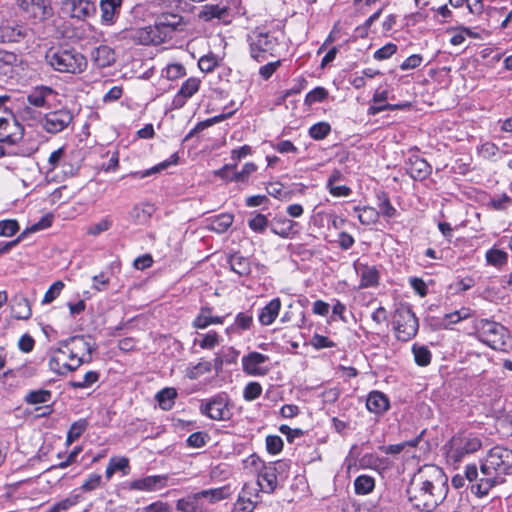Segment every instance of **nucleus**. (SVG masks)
Here are the masks:
<instances>
[{
  "instance_id": "nucleus-1",
  "label": "nucleus",
  "mask_w": 512,
  "mask_h": 512,
  "mask_svg": "<svg viewBox=\"0 0 512 512\" xmlns=\"http://www.w3.org/2000/svg\"><path fill=\"white\" fill-rule=\"evenodd\" d=\"M448 490V477L444 471L436 465L427 464L413 476L407 494L414 508L432 512L444 501Z\"/></svg>"
},
{
  "instance_id": "nucleus-2",
  "label": "nucleus",
  "mask_w": 512,
  "mask_h": 512,
  "mask_svg": "<svg viewBox=\"0 0 512 512\" xmlns=\"http://www.w3.org/2000/svg\"><path fill=\"white\" fill-rule=\"evenodd\" d=\"M512 473V450L504 446H494L481 461L479 482L472 485V492L479 496L503 481V476Z\"/></svg>"
},
{
  "instance_id": "nucleus-3",
  "label": "nucleus",
  "mask_w": 512,
  "mask_h": 512,
  "mask_svg": "<svg viewBox=\"0 0 512 512\" xmlns=\"http://www.w3.org/2000/svg\"><path fill=\"white\" fill-rule=\"evenodd\" d=\"M45 60L54 70L61 73H81L87 66L85 56L71 47H52L47 50Z\"/></svg>"
},
{
  "instance_id": "nucleus-4",
  "label": "nucleus",
  "mask_w": 512,
  "mask_h": 512,
  "mask_svg": "<svg viewBox=\"0 0 512 512\" xmlns=\"http://www.w3.org/2000/svg\"><path fill=\"white\" fill-rule=\"evenodd\" d=\"M481 447L482 441L477 435L462 431L454 435L449 441L446 457L449 462L456 464L466 456L477 452Z\"/></svg>"
},
{
  "instance_id": "nucleus-5",
  "label": "nucleus",
  "mask_w": 512,
  "mask_h": 512,
  "mask_svg": "<svg viewBox=\"0 0 512 512\" xmlns=\"http://www.w3.org/2000/svg\"><path fill=\"white\" fill-rule=\"evenodd\" d=\"M474 329L481 342L495 350H504L508 340V330L495 321L479 319L474 323Z\"/></svg>"
},
{
  "instance_id": "nucleus-6",
  "label": "nucleus",
  "mask_w": 512,
  "mask_h": 512,
  "mask_svg": "<svg viewBox=\"0 0 512 512\" xmlns=\"http://www.w3.org/2000/svg\"><path fill=\"white\" fill-rule=\"evenodd\" d=\"M247 41L249 43L250 56L257 62H263L268 56H272L278 45L277 39L274 36L259 28L253 30L247 36Z\"/></svg>"
},
{
  "instance_id": "nucleus-7",
  "label": "nucleus",
  "mask_w": 512,
  "mask_h": 512,
  "mask_svg": "<svg viewBox=\"0 0 512 512\" xmlns=\"http://www.w3.org/2000/svg\"><path fill=\"white\" fill-rule=\"evenodd\" d=\"M84 363L67 344L60 341L59 347L53 351L48 365L51 371L58 375H65L67 372L76 370Z\"/></svg>"
},
{
  "instance_id": "nucleus-8",
  "label": "nucleus",
  "mask_w": 512,
  "mask_h": 512,
  "mask_svg": "<svg viewBox=\"0 0 512 512\" xmlns=\"http://www.w3.org/2000/svg\"><path fill=\"white\" fill-rule=\"evenodd\" d=\"M396 338L406 342L412 339L418 332V319L408 307L397 309L393 319Z\"/></svg>"
},
{
  "instance_id": "nucleus-9",
  "label": "nucleus",
  "mask_w": 512,
  "mask_h": 512,
  "mask_svg": "<svg viewBox=\"0 0 512 512\" xmlns=\"http://www.w3.org/2000/svg\"><path fill=\"white\" fill-rule=\"evenodd\" d=\"M185 23L183 17L176 13L163 12L156 17L154 27L157 28V32L161 37L162 41L165 42L172 38V35L176 31H182Z\"/></svg>"
},
{
  "instance_id": "nucleus-10",
  "label": "nucleus",
  "mask_w": 512,
  "mask_h": 512,
  "mask_svg": "<svg viewBox=\"0 0 512 512\" xmlns=\"http://www.w3.org/2000/svg\"><path fill=\"white\" fill-rule=\"evenodd\" d=\"M7 116L0 117V142L15 144L23 135V127L14 117L12 111L3 109Z\"/></svg>"
},
{
  "instance_id": "nucleus-11",
  "label": "nucleus",
  "mask_w": 512,
  "mask_h": 512,
  "mask_svg": "<svg viewBox=\"0 0 512 512\" xmlns=\"http://www.w3.org/2000/svg\"><path fill=\"white\" fill-rule=\"evenodd\" d=\"M286 468V464L281 461L264 465L258 473L257 486L260 487L261 491L266 493H272L277 487V475L283 472Z\"/></svg>"
},
{
  "instance_id": "nucleus-12",
  "label": "nucleus",
  "mask_w": 512,
  "mask_h": 512,
  "mask_svg": "<svg viewBox=\"0 0 512 512\" xmlns=\"http://www.w3.org/2000/svg\"><path fill=\"white\" fill-rule=\"evenodd\" d=\"M17 5L27 18L44 21L53 14L49 0H17Z\"/></svg>"
},
{
  "instance_id": "nucleus-13",
  "label": "nucleus",
  "mask_w": 512,
  "mask_h": 512,
  "mask_svg": "<svg viewBox=\"0 0 512 512\" xmlns=\"http://www.w3.org/2000/svg\"><path fill=\"white\" fill-rule=\"evenodd\" d=\"M73 120V115L68 109H59L45 114L42 119V127L51 134L62 132Z\"/></svg>"
},
{
  "instance_id": "nucleus-14",
  "label": "nucleus",
  "mask_w": 512,
  "mask_h": 512,
  "mask_svg": "<svg viewBox=\"0 0 512 512\" xmlns=\"http://www.w3.org/2000/svg\"><path fill=\"white\" fill-rule=\"evenodd\" d=\"M63 10L71 18L84 21L95 16L97 6L91 0H66L63 2Z\"/></svg>"
},
{
  "instance_id": "nucleus-15",
  "label": "nucleus",
  "mask_w": 512,
  "mask_h": 512,
  "mask_svg": "<svg viewBox=\"0 0 512 512\" xmlns=\"http://www.w3.org/2000/svg\"><path fill=\"white\" fill-rule=\"evenodd\" d=\"M63 344H67L76 356L85 363L92 360V353L96 350V345L91 341V337L85 335L72 336L66 340H62Z\"/></svg>"
},
{
  "instance_id": "nucleus-16",
  "label": "nucleus",
  "mask_w": 512,
  "mask_h": 512,
  "mask_svg": "<svg viewBox=\"0 0 512 512\" xmlns=\"http://www.w3.org/2000/svg\"><path fill=\"white\" fill-rule=\"evenodd\" d=\"M268 361L267 355L253 351L242 357V369L250 376H265L270 370L264 365Z\"/></svg>"
},
{
  "instance_id": "nucleus-17",
  "label": "nucleus",
  "mask_w": 512,
  "mask_h": 512,
  "mask_svg": "<svg viewBox=\"0 0 512 512\" xmlns=\"http://www.w3.org/2000/svg\"><path fill=\"white\" fill-rule=\"evenodd\" d=\"M30 29L24 24L0 25V43H18L29 36Z\"/></svg>"
},
{
  "instance_id": "nucleus-18",
  "label": "nucleus",
  "mask_w": 512,
  "mask_h": 512,
  "mask_svg": "<svg viewBox=\"0 0 512 512\" xmlns=\"http://www.w3.org/2000/svg\"><path fill=\"white\" fill-rule=\"evenodd\" d=\"M126 37L138 45H158L163 43L154 25L130 30L127 32Z\"/></svg>"
},
{
  "instance_id": "nucleus-19",
  "label": "nucleus",
  "mask_w": 512,
  "mask_h": 512,
  "mask_svg": "<svg viewBox=\"0 0 512 512\" xmlns=\"http://www.w3.org/2000/svg\"><path fill=\"white\" fill-rule=\"evenodd\" d=\"M407 174L417 181L425 180L432 172V167L423 158L413 155L406 163Z\"/></svg>"
},
{
  "instance_id": "nucleus-20",
  "label": "nucleus",
  "mask_w": 512,
  "mask_h": 512,
  "mask_svg": "<svg viewBox=\"0 0 512 512\" xmlns=\"http://www.w3.org/2000/svg\"><path fill=\"white\" fill-rule=\"evenodd\" d=\"M201 411L213 420H227L230 418L227 403L221 397L213 398L207 402L204 407H201Z\"/></svg>"
},
{
  "instance_id": "nucleus-21",
  "label": "nucleus",
  "mask_w": 512,
  "mask_h": 512,
  "mask_svg": "<svg viewBox=\"0 0 512 512\" xmlns=\"http://www.w3.org/2000/svg\"><path fill=\"white\" fill-rule=\"evenodd\" d=\"M122 0H100L101 21L104 25H113L121 9Z\"/></svg>"
},
{
  "instance_id": "nucleus-22",
  "label": "nucleus",
  "mask_w": 512,
  "mask_h": 512,
  "mask_svg": "<svg viewBox=\"0 0 512 512\" xmlns=\"http://www.w3.org/2000/svg\"><path fill=\"white\" fill-rule=\"evenodd\" d=\"M297 226V223L284 218H274V220L270 224V230L273 234L280 236L284 239L292 238L297 231L295 230V227Z\"/></svg>"
},
{
  "instance_id": "nucleus-23",
  "label": "nucleus",
  "mask_w": 512,
  "mask_h": 512,
  "mask_svg": "<svg viewBox=\"0 0 512 512\" xmlns=\"http://www.w3.org/2000/svg\"><path fill=\"white\" fill-rule=\"evenodd\" d=\"M200 87V80L195 77L188 78L181 86L178 94L175 96L173 100V104L176 107H181L184 105L186 99L191 98Z\"/></svg>"
},
{
  "instance_id": "nucleus-24",
  "label": "nucleus",
  "mask_w": 512,
  "mask_h": 512,
  "mask_svg": "<svg viewBox=\"0 0 512 512\" xmlns=\"http://www.w3.org/2000/svg\"><path fill=\"white\" fill-rule=\"evenodd\" d=\"M55 92L48 86H37L28 95L27 102L37 108H44L48 105V98Z\"/></svg>"
},
{
  "instance_id": "nucleus-25",
  "label": "nucleus",
  "mask_w": 512,
  "mask_h": 512,
  "mask_svg": "<svg viewBox=\"0 0 512 512\" xmlns=\"http://www.w3.org/2000/svg\"><path fill=\"white\" fill-rule=\"evenodd\" d=\"M366 407L372 413L381 414L389 409L390 404L387 396L384 393L379 391H372L367 397Z\"/></svg>"
},
{
  "instance_id": "nucleus-26",
  "label": "nucleus",
  "mask_w": 512,
  "mask_h": 512,
  "mask_svg": "<svg viewBox=\"0 0 512 512\" xmlns=\"http://www.w3.org/2000/svg\"><path fill=\"white\" fill-rule=\"evenodd\" d=\"M176 508L181 512H207V507L202 502L198 492L179 499Z\"/></svg>"
},
{
  "instance_id": "nucleus-27",
  "label": "nucleus",
  "mask_w": 512,
  "mask_h": 512,
  "mask_svg": "<svg viewBox=\"0 0 512 512\" xmlns=\"http://www.w3.org/2000/svg\"><path fill=\"white\" fill-rule=\"evenodd\" d=\"M224 316H213L212 308L202 307L199 314L193 321V326L197 329H205L211 324H222Z\"/></svg>"
},
{
  "instance_id": "nucleus-28",
  "label": "nucleus",
  "mask_w": 512,
  "mask_h": 512,
  "mask_svg": "<svg viewBox=\"0 0 512 512\" xmlns=\"http://www.w3.org/2000/svg\"><path fill=\"white\" fill-rule=\"evenodd\" d=\"M281 308V301L279 298L272 299L265 307L262 308L259 314V321L262 325H270L277 318Z\"/></svg>"
},
{
  "instance_id": "nucleus-29",
  "label": "nucleus",
  "mask_w": 512,
  "mask_h": 512,
  "mask_svg": "<svg viewBox=\"0 0 512 512\" xmlns=\"http://www.w3.org/2000/svg\"><path fill=\"white\" fill-rule=\"evenodd\" d=\"M234 221V216L230 213H223L209 219L207 228L218 234L226 232Z\"/></svg>"
},
{
  "instance_id": "nucleus-30",
  "label": "nucleus",
  "mask_w": 512,
  "mask_h": 512,
  "mask_svg": "<svg viewBox=\"0 0 512 512\" xmlns=\"http://www.w3.org/2000/svg\"><path fill=\"white\" fill-rule=\"evenodd\" d=\"M167 476H147L142 479L135 480L132 487L139 490H154L157 487H163L166 484Z\"/></svg>"
},
{
  "instance_id": "nucleus-31",
  "label": "nucleus",
  "mask_w": 512,
  "mask_h": 512,
  "mask_svg": "<svg viewBox=\"0 0 512 512\" xmlns=\"http://www.w3.org/2000/svg\"><path fill=\"white\" fill-rule=\"evenodd\" d=\"M155 212L154 205L150 203H143L140 205H136L132 211H131V218L133 221L138 224L142 225L148 222V220L151 218L152 214Z\"/></svg>"
},
{
  "instance_id": "nucleus-32",
  "label": "nucleus",
  "mask_w": 512,
  "mask_h": 512,
  "mask_svg": "<svg viewBox=\"0 0 512 512\" xmlns=\"http://www.w3.org/2000/svg\"><path fill=\"white\" fill-rule=\"evenodd\" d=\"M129 460L126 457H112L108 465L106 467L105 476L109 480L114 475L115 472L121 471L123 475H127L129 473Z\"/></svg>"
},
{
  "instance_id": "nucleus-33",
  "label": "nucleus",
  "mask_w": 512,
  "mask_h": 512,
  "mask_svg": "<svg viewBox=\"0 0 512 512\" xmlns=\"http://www.w3.org/2000/svg\"><path fill=\"white\" fill-rule=\"evenodd\" d=\"M95 63L99 67H107L114 63L115 56L113 50L105 45L99 46L93 52Z\"/></svg>"
},
{
  "instance_id": "nucleus-34",
  "label": "nucleus",
  "mask_w": 512,
  "mask_h": 512,
  "mask_svg": "<svg viewBox=\"0 0 512 512\" xmlns=\"http://www.w3.org/2000/svg\"><path fill=\"white\" fill-rule=\"evenodd\" d=\"M229 264L231 269L240 276H246L251 271L248 258L240 255L239 253H235L230 256Z\"/></svg>"
},
{
  "instance_id": "nucleus-35",
  "label": "nucleus",
  "mask_w": 512,
  "mask_h": 512,
  "mask_svg": "<svg viewBox=\"0 0 512 512\" xmlns=\"http://www.w3.org/2000/svg\"><path fill=\"white\" fill-rule=\"evenodd\" d=\"M202 502L208 501L213 504L221 501L229 496V489L227 487H219L213 489L202 490L198 492Z\"/></svg>"
},
{
  "instance_id": "nucleus-36",
  "label": "nucleus",
  "mask_w": 512,
  "mask_h": 512,
  "mask_svg": "<svg viewBox=\"0 0 512 512\" xmlns=\"http://www.w3.org/2000/svg\"><path fill=\"white\" fill-rule=\"evenodd\" d=\"M177 397V391L175 388L167 387L160 390L155 398L159 403V406L163 410H170L174 406V400Z\"/></svg>"
},
{
  "instance_id": "nucleus-37",
  "label": "nucleus",
  "mask_w": 512,
  "mask_h": 512,
  "mask_svg": "<svg viewBox=\"0 0 512 512\" xmlns=\"http://www.w3.org/2000/svg\"><path fill=\"white\" fill-rule=\"evenodd\" d=\"M375 488V479L369 475H360L354 481V490L357 495H366Z\"/></svg>"
},
{
  "instance_id": "nucleus-38",
  "label": "nucleus",
  "mask_w": 512,
  "mask_h": 512,
  "mask_svg": "<svg viewBox=\"0 0 512 512\" xmlns=\"http://www.w3.org/2000/svg\"><path fill=\"white\" fill-rule=\"evenodd\" d=\"M88 426L89 423L87 419L84 418L73 422L67 433L66 444L71 445L74 441H76L86 431Z\"/></svg>"
},
{
  "instance_id": "nucleus-39",
  "label": "nucleus",
  "mask_w": 512,
  "mask_h": 512,
  "mask_svg": "<svg viewBox=\"0 0 512 512\" xmlns=\"http://www.w3.org/2000/svg\"><path fill=\"white\" fill-rule=\"evenodd\" d=\"M415 363L418 366H428L431 363L432 354L427 346L414 344L412 346Z\"/></svg>"
},
{
  "instance_id": "nucleus-40",
  "label": "nucleus",
  "mask_w": 512,
  "mask_h": 512,
  "mask_svg": "<svg viewBox=\"0 0 512 512\" xmlns=\"http://www.w3.org/2000/svg\"><path fill=\"white\" fill-rule=\"evenodd\" d=\"M379 272L374 266H364L361 269V286L372 287L378 284Z\"/></svg>"
},
{
  "instance_id": "nucleus-41",
  "label": "nucleus",
  "mask_w": 512,
  "mask_h": 512,
  "mask_svg": "<svg viewBox=\"0 0 512 512\" xmlns=\"http://www.w3.org/2000/svg\"><path fill=\"white\" fill-rule=\"evenodd\" d=\"M486 261L488 264L500 267L507 263L508 254L500 249L492 248L486 252Z\"/></svg>"
},
{
  "instance_id": "nucleus-42",
  "label": "nucleus",
  "mask_w": 512,
  "mask_h": 512,
  "mask_svg": "<svg viewBox=\"0 0 512 512\" xmlns=\"http://www.w3.org/2000/svg\"><path fill=\"white\" fill-rule=\"evenodd\" d=\"M268 225L269 220L267 216L261 213H253L252 217L248 220L249 228L257 233H263Z\"/></svg>"
},
{
  "instance_id": "nucleus-43",
  "label": "nucleus",
  "mask_w": 512,
  "mask_h": 512,
  "mask_svg": "<svg viewBox=\"0 0 512 512\" xmlns=\"http://www.w3.org/2000/svg\"><path fill=\"white\" fill-rule=\"evenodd\" d=\"M256 504L257 500L246 497L245 493H240L232 512H253Z\"/></svg>"
},
{
  "instance_id": "nucleus-44",
  "label": "nucleus",
  "mask_w": 512,
  "mask_h": 512,
  "mask_svg": "<svg viewBox=\"0 0 512 512\" xmlns=\"http://www.w3.org/2000/svg\"><path fill=\"white\" fill-rule=\"evenodd\" d=\"M51 396H52V394L49 390H44V389L34 390V391H30L25 396V401L28 404H32V405L46 403L51 399Z\"/></svg>"
},
{
  "instance_id": "nucleus-45",
  "label": "nucleus",
  "mask_w": 512,
  "mask_h": 512,
  "mask_svg": "<svg viewBox=\"0 0 512 512\" xmlns=\"http://www.w3.org/2000/svg\"><path fill=\"white\" fill-rule=\"evenodd\" d=\"M13 311L14 317L19 320H27L32 315L30 303L26 298H21L13 307Z\"/></svg>"
},
{
  "instance_id": "nucleus-46",
  "label": "nucleus",
  "mask_w": 512,
  "mask_h": 512,
  "mask_svg": "<svg viewBox=\"0 0 512 512\" xmlns=\"http://www.w3.org/2000/svg\"><path fill=\"white\" fill-rule=\"evenodd\" d=\"M358 210V219L363 225H371L377 222L379 211L372 207H364Z\"/></svg>"
},
{
  "instance_id": "nucleus-47",
  "label": "nucleus",
  "mask_w": 512,
  "mask_h": 512,
  "mask_svg": "<svg viewBox=\"0 0 512 512\" xmlns=\"http://www.w3.org/2000/svg\"><path fill=\"white\" fill-rule=\"evenodd\" d=\"M99 373L96 371H88L82 380L79 381H70L69 385L75 389H83L92 386L99 380Z\"/></svg>"
},
{
  "instance_id": "nucleus-48",
  "label": "nucleus",
  "mask_w": 512,
  "mask_h": 512,
  "mask_svg": "<svg viewBox=\"0 0 512 512\" xmlns=\"http://www.w3.org/2000/svg\"><path fill=\"white\" fill-rule=\"evenodd\" d=\"M178 155L175 153L173 154L171 157H170V160H166V161H163L162 163L158 164L157 166L149 169V170H146L142 173L140 172H134V173H131V176L133 177H139V178H145V177H148L149 175H151L152 173L154 172H159L163 169H166L167 167H169L170 165L172 164H176L178 162Z\"/></svg>"
},
{
  "instance_id": "nucleus-49",
  "label": "nucleus",
  "mask_w": 512,
  "mask_h": 512,
  "mask_svg": "<svg viewBox=\"0 0 512 512\" xmlns=\"http://www.w3.org/2000/svg\"><path fill=\"white\" fill-rule=\"evenodd\" d=\"M113 221L109 216L102 218L100 221L91 224L87 228V234L91 236H97L112 227Z\"/></svg>"
},
{
  "instance_id": "nucleus-50",
  "label": "nucleus",
  "mask_w": 512,
  "mask_h": 512,
  "mask_svg": "<svg viewBox=\"0 0 512 512\" xmlns=\"http://www.w3.org/2000/svg\"><path fill=\"white\" fill-rule=\"evenodd\" d=\"M331 131V126L327 122H319L312 125L309 129V135L315 140L324 139Z\"/></svg>"
},
{
  "instance_id": "nucleus-51",
  "label": "nucleus",
  "mask_w": 512,
  "mask_h": 512,
  "mask_svg": "<svg viewBox=\"0 0 512 512\" xmlns=\"http://www.w3.org/2000/svg\"><path fill=\"white\" fill-rule=\"evenodd\" d=\"M378 200H379L378 207H379L380 212L385 217H388V218L394 217L396 214V209L391 205L390 200L387 197V195L382 192L381 194L378 195Z\"/></svg>"
},
{
  "instance_id": "nucleus-52",
  "label": "nucleus",
  "mask_w": 512,
  "mask_h": 512,
  "mask_svg": "<svg viewBox=\"0 0 512 512\" xmlns=\"http://www.w3.org/2000/svg\"><path fill=\"white\" fill-rule=\"evenodd\" d=\"M262 393V386L258 382H249L243 391V397L246 401L257 399Z\"/></svg>"
},
{
  "instance_id": "nucleus-53",
  "label": "nucleus",
  "mask_w": 512,
  "mask_h": 512,
  "mask_svg": "<svg viewBox=\"0 0 512 512\" xmlns=\"http://www.w3.org/2000/svg\"><path fill=\"white\" fill-rule=\"evenodd\" d=\"M19 230V224L16 220L8 219L0 221V236L11 237Z\"/></svg>"
},
{
  "instance_id": "nucleus-54",
  "label": "nucleus",
  "mask_w": 512,
  "mask_h": 512,
  "mask_svg": "<svg viewBox=\"0 0 512 512\" xmlns=\"http://www.w3.org/2000/svg\"><path fill=\"white\" fill-rule=\"evenodd\" d=\"M328 97V91L323 87H316L311 90L305 98L306 104H313L316 102H322Z\"/></svg>"
},
{
  "instance_id": "nucleus-55",
  "label": "nucleus",
  "mask_w": 512,
  "mask_h": 512,
  "mask_svg": "<svg viewBox=\"0 0 512 512\" xmlns=\"http://www.w3.org/2000/svg\"><path fill=\"white\" fill-rule=\"evenodd\" d=\"M256 170V165L254 163H246L242 170L237 172H233L232 173V178L231 180L232 181H235V182H245L248 180L249 176Z\"/></svg>"
},
{
  "instance_id": "nucleus-56",
  "label": "nucleus",
  "mask_w": 512,
  "mask_h": 512,
  "mask_svg": "<svg viewBox=\"0 0 512 512\" xmlns=\"http://www.w3.org/2000/svg\"><path fill=\"white\" fill-rule=\"evenodd\" d=\"M64 287V283L62 281L54 282L49 289L46 291L44 298L42 300L43 304H49L53 302L60 294Z\"/></svg>"
},
{
  "instance_id": "nucleus-57",
  "label": "nucleus",
  "mask_w": 512,
  "mask_h": 512,
  "mask_svg": "<svg viewBox=\"0 0 512 512\" xmlns=\"http://www.w3.org/2000/svg\"><path fill=\"white\" fill-rule=\"evenodd\" d=\"M228 15V9L226 7H220L218 5H207L205 6L204 16L207 19L217 18L222 19Z\"/></svg>"
},
{
  "instance_id": "nucleus-58",
  "label": "nucleus",
  "mask_w": 512,
  "mask_h": 512,
  "mask_svg": "<svg viewBox=\"0 0 512 512\" xmlns=\"http://www.w3.org/2000/svg\"><path fill=\"white\" fill-rule=\"evenodd\" d=\"M17 56L13 52L0 51V70L6 74L11 70V67L16 63Z\"/></svg>"
},
{
  "instance_id": "nucleus-59",
  "label": "nucleus",
  "mask_w": 512,
  "mask_h": 512,
  "mask_svg": "<svg viewBox=\"0 0 512 512\" xmlns=\"http://www.w3.org/2000/svg\"><path fill=\"white\" fill-rule=\"evenodd\" d=\"M266 448L271 454H278L283 449V441L277 435H269L266 437Z\"/></svg>"
},
{
  "instance_id": "nucleus-60",
  "label": "nucleus",
  "mask_w": 512,
  "mask_h": 512,
  "mask_svg": "<svg viewBox=\"0 0 512 512\" xmlns=\"http://www.w3.org/2000/svg\"><path fill=\"white\" fill-rule=\"evenodd\" d=\"M208 434L204 432H194L187 438V445L193 448H201L206 444Z\"/></svg>"
},
{
  "instance_id": "nucleus-61",
  "label": "nucleus",
  "mask_w": 512,
  "mask_h": 512,
  "mask_svg": "<svg viewBox=\"0 0 512 512\" xmlns=\"http://www.w3.org/2000/svg\"><path fill=\"white\" fill-rule=\"evenodd\" d=\"M397 51V46L393 43H388L381 47L380 49L376 50L374 53V58L376 60H385L390 58L393 54H395Z\"/></svg>"
},
{
  "instance_id": "nucleus-62",
  "label": "nucleus",
  "mask_w": 512,
  "mask_h": 512,
  "mask_svg": "<svg viewBox=\"0 0 512 512\" xmlns=\"http://www.w3.org/2000/svg\"><path fill=\"white\" fill-rule=\"evenodd\" d=\"M102 477L99 474L93 473L81 485V490L84 492H90L98 488L101 484Z\"/></svg>"
},
{
  "instance_id": "nucleus-63",
  "label": "nucleus",
  "mask_w": 512,
  "mask_h": 512,
  "mask_svg": "<svg viewBox=\"0 0 512 512\" xmlns=\"http://www.w3.org/2000/svg\"><path fill=\"white\" fill-rule=\"evenodd\" d=\"M217 64V59L213 55H205L198 61V66L202 72H211Z\"/></svg>"
},
{
  "instance_id": "nucleus-64",
  "label": "nucleus",
  "mask_w": 512,
  "mask_h": 512,
  "mask_svg": "<svg viewBox=\"0 0 512 512\" xmlns=\"http://www.w3.org/2000/svg\"><path fill=\"white\" fill-rule=\"evenodd\" d=\"M81 496L78 494H71L67 498L55 503L58 510L61 511H67L71 507L77 505L80 502Z\"/></svg>"
}]
</instances>
